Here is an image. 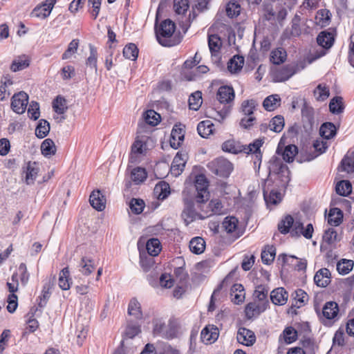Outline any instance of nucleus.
<instances>
[{
    "label": "nucleus",
    "instance_id": "nucleus-1",
    "mask_svg": "<svg viewBox=\"0 0 354 354\" xmlns=\"http://www.w3.org/2000/svg\"><path fill=\"white\" fill-rule=\"evenodd\" d=\"M176 29L175 24L170 19L162 21L159 26H156V35L160 44L163 46H172L175 44L171 39Z\"/></svg>",
    "mask_w": 354,
    "mask_h": 354
},
{
    "label": "nucleus",
    "instance_id": "nucleus-2",
    "mask_svg": "<svg viewBox=\"0 0 354 354\" xmlns=\"http://www.w3.org/2000/svg\"><path fill=\"white\" fill-rule=\"evenodd\" d=\"M208 182L204 175H198L196 178L195 187L197 192L196 199L197 203H202L209 199V192L207 190Z\"/></svg>",
    "mask_w": 354,
    "mask_h": 354
},
{
    "label": "nucleus",
    "instance_id": "nucleus-3",
    "mask_svg": "<svg viewBox=\"0 0 354 354\" xmlns=\"http://www.w3.org/2000/svg\"><path fill=\"white\" fill-rule=\"evenodd\" d=\"M210 164L214 167V173L222 177H227L233 170L232 164L225 158H216Z\"/></svg>",
    "mask_w": 354,
    "mask_h": 354
},
{
    "label": "nucleus",
    "instance_id": "nucleus-4",
    "mask_svg": "<svg viewBox=\"0 0 354 354\" xmlns=\"http://www.w3.org/2000/svg\"><path fill=\"white\" fill-rule=\"evenodd\" d=\"M28 103V95L24 91L15 94L12 97L11 108L17 114L25 112Z\"/></svg>",
    "mask_w": 354,
    "mask_h": 354
},
{
    "label": "nucleus",
    "instance_id": "nucleus-5",
    "mask_svg": "<svg viewBox=\"0 0 354 354\" xmlns=\"http://www.w3.org/2000/svg\"><path fill=\"white\" fill-rule=\"evenodd\" d=\"M183 202L184 208L181 214V217L185 225H188L199 217V214L196 212L194 207V204L192 200L185 198Z\"/></svg>",
    "mask_w": 354,
    "mask_h": 354
},
{
    "label": "nucleus",
    "instance_id": "nucleus-6",
    "mask_svg": "<svg viewBox=\"0 0 354 354\" xmlns=\"http://www.w3.org/2000/svg\"><path fill=\"white\" fill-rule=\"evenodd\" d=\"M187 160V154L185 152L179 151L175 156L170 168L172 176L177 177L181 174Z\"/></svg>",
    "mask_w": 354,
    "mask_h": 354
},
{
    "label": "nucleus",
    "instance_id": "nucleus-7",
    "mask_svg": "<svg viewBox=\"0 0 354 354\" xmlns=\"http://www.w3.org/2000/svg\"><path fill=\"white\" fill-rule=\"evenodd\" d=\"M56 3V0H46L41 4L36 6L31 12L32 17L46 19L48 17Z\"/></svg>",
    "mask_w": 354,
    "mask_h": 354
},
{
    "label": "nucleus",
    "instance_id": "nucleus-8",
    "mask_svg": "<svg viewBox=\"0 0 354 354\" xmlns=\"http://www.w3.org/2000/svg\"><path fill=\"white\" fill-rule=\"evenodd\" d=\"M219 335L218 329L214 325L206 326L201 333V338L206 344H211L217 340Z\"/></svg>",
    "mask_w": 354,
    "mask_h": 354
},
{
    "label": "nucleus",
    "instance_id": "nucleus-9",
    "mask_svg": "<svg viewBox=\"0 0 354 354\" xmlns=\"http://www.w3.org/2000/svg\"><path fill=\"white\" fill-rule=\"evenodd\" d=\"M236 339L239 343L246 346H252L256 342L254 333L246 328H240L237 332Z\"/></svg>",
    "mask_w": 354,
    "mask_h": 354
},
{
    "label": "nucleus",
    "instance_id": "nucleus-10",
    "mask_svg": "<svg viewBox=\"0 0 354 354\" xmlns=\"http://www.w3.org/2000/svg\"><path fill=\"white\" fill-rule=\"evenodd\" d=\"M185 131L181 124H176L171 131L170 145L172 148L176 149L180 147L182 142L184 140Z\"/></svg>",
    "mask_w": 354,
    "mask_h": 354
},
{
    "label": "nucleus",
    "instance_id": "nucleus-11",
    "mask_svg": "<svg viewBox=\"0 0 354 354\" xmlns=\"http://www.w3.org/2000/svg\"><path fill=\"white\" fill-rule=\"evenodd\" d=\"M234 91L232 87L228 86H221L216 93V99L221 104H228L234 100Z\"/></svg>",
    "mask_w": 354,
    "mask_h": 354
},
{
    "label": "nucleus",
    "instance_id": "nucleus-12",
    "mask_svg": "<svg viewBox=\"0 0 354 354\" xmlns=\"http://www.w3.org/2000/svg\"><path fill=\"white\" fill-rule=\"evenodd\" d=\"M331 274L328 269H319L314 276L315 283L322 288L326 287L330 283Z\"/></svg>",
    "mask_w": 354,
    "mask_h": 354
},
{
    "label": "nucleus",
    "instance_id": "nucleus-13",
    "mask_svg": "<svg viewBox=\"0 0 354 354\" xmlns=\"http://www.w3.org/2000/svg\"><path fill=\"white\" fill-rule=\"evenodd\" d=\"M288 298V293L283 288H278L270 292V299L275 305H284Z\"/></svg>",
    "mask_w": 354,
    "mask_h": 354
},
{
    "label": "nucleus",
    "instance_id": "nucleus-14",
    "mask_svg": "<svg viewBox=\"0 0 354 354\" xmlns=\"http://www.w3.org/2000/svg\"><path fill=\"white\" fill-rule=\"evenodd\" d=\"M266 308V303L257 304L256 302H251L245 307V315L248 319H252L265 311Z\"/></svg>",
    "mask_w": 354,
    "mask_h": 354
},
{
    "label": "nucleus",
    "instance_id": "nucleus-15",
    "mask_svg": "<svg viewBox=\"0 0 354 354\" xmlns=\"http://www.w3.org/2000/svg\"><path fill=\"white\" fill-rule=\"evenodd\" d=\"M91 205L97 211H102L105 208L106 200L100 190L93 191L89 198Z\"/></svg>",
    "mask_w": 354,
    "mask_h": 354
},
{
    "label": "nucleus",
    "instance_id": "nucleus-16",
    "mask_svg": "<svg viewBox=\"0 0 354 354\" xmlns=\"http://www.w3.org/2000/svg\"><path fill=\"white\" fill-rule=\"evenodd\" d=\"M293 75L294 71L292 67L284 66L274 71L272 73V77L274 82H281L288 80Z\"/></svg>",
    "mask_w": 354,
    "mask_h": 354
},
{
    "label": "nucleus",
    "instance_id": "nucleus-17",
    "mask_svg": "<svg viewBox=\"0 0 354 354\" xmlns=\"http://www.w3.org/2000/svg\"><path fill=\"white\" fill-rule=\"evenodd\" d=\"M286 169V166L283 164L281 157L279 155L273 156L268 162V169L270 174H279L283 172Z\"/></svg>",
    "mask_w": 354,
    "mask_h": 354
},
{
    "label": "nucleus",
    "instance_id": "nucleus-18",
    "mask_svg": "<svg viewBox=\"0 0 354 354\" xmlns=\"http://www.w3.org/2000/svg\"><path fill=\"white\" fill-rule=\"evenodd\" d=\"M208 46L212 55L218 57L222 46L221 38L217 35H209Z\"/></svg>",
    "mask_w": 354,
    "mask_h": 354
},
{
    "label": "nucleus",
    "instance_id": "nucleus-19",
    "mask_svg": "<svg viewBox=\"0 0 354 354\" xmlns=\"http://www.w3.org/2000/svg\"><path fill=\"white\" fill-rule=\"evenodd\" d=\"M277 153L280 157L281 156L283 160L286 162H291L293 161L296 154L297 153V147L294 145H289L285 147L284 150L281 153L278 148Z\"/></svg>",
    "mask_w": 354,
    "mask_h": 354
},
{
    "label": "nucleus",
    "instance_id": "nucleus-20",
    "mask_svg": "<svg viewBox=\"0 0 354 354\" xmlns=\"http://www.w3.org/2000/svg\"><path fill=\"white\" fill-rule=\"evenodd\" d=\"M230 294L232 301L236 304L242 303L245 299L244 288L240 283L234 284L232 287Z\"/></svg>",
    "mask_w": 354,
    "mask_h": 354
},
{
    "label": "nucleus",
    "instance_id": "nucleus-21",
    "mask_svg": "<svg viewBox=\"0 0 354 354\" xmlns=\"http://www.w3.org/2000/svg\"><path fill=\"white\" fill-rule=\"evenodd\" d=\"M339 312L338 305L335 301H328L323 307L322 314L328 319L335 318Z\"/></svg>",
    "mask_w": 354,
    "mask_h": 354
},
{
    "label": "nucleus",
    "instance_id": "nucleus-22",
    "mask_svg": "<svg viewBox=\"0 0 354 354\" xmlns=\"http://www.w3.org/2000/svg\"><path fill=\"white\" fill-rule=\"evenodd\" d=\"M72 283L68 267L63 268L59 272L58 285L63 290L70 289Z\"/></svg>",
    "mask_w": 354,
    "mask_h": 354
},
{
    "label": "nucleus",
    "instance_id": "nucleus-23",
    "mask_svg": "<svg viewBox=\"0 0 354 354\" xmlns=\"http://www.w3.org/2000/svg\"><path fill=\"white\" fill-rule=\"evenodd\" d=\"M317 44L324 48H330L334 42V37L331 32L326 31L321 32L317 38Z\"/></svg>",
    "mask_w": 354,
    "mask_h": 354
},
{
    "label": "nucleus",
    "instance_id": "nucleus-24",
    "mask_svg": "<svg viewBox=\"0 0 354 354\" xmlns=\"http://www.w3.org/2000/svg\"><path fill=\"white\" fill-rule=\"evenodd\" d=\"M287 57L286 51L283 48L279 47L271 51L270 62L274 64H281L283 63Z\"/></svg>",
    "mask_w": 354,
    "mask_h": 354
},
{
    "label": "nucleus",
    "instance_id": "nucleus-25",
    "mask_svg": "<svg viewBox=\"0 0 354 354\" xmlns=\"http://www.w3.org/2000/svg\"><path fill=\"white\" fill-rule=\"evenodd\" d=\"M197 131L201 137L207 138L213 133L214 124L210 120L201 121L197 126Z\"/></svg>",
    "mask_w": 354,
    "mask_h": 354
},
{
    "label": "nucleus",
    "instance_id": "nucleus-26",
    "mask_svg": "<svg viewBox=\"0 0 354 354\" xmlns=\"http://www.w3.org/2000/svg\"><path fill=\"white\" fill-rule=\"evenodd\" d=\"M244 64V57L240 55H234L227 63V69L232 73H236L241 71Z\"/></svg>",
    "mask_w": 354,
    "mask_h": 354
},
{
    "label": "nucleus",
    "instance_id": "nucleus-27",
    "mask_svg": "<svg viewBox=\"0 0 354 354\" xmlns=\"http://www.w3.org/2000/svg\"><path fill=\"white\" fill-rule=\"evenodd\" d=\"M343 221V213L339 208H333L328 216V223L331 226H338Z\"/></svg>",
    "mask_w": 354,
    "mask_h": 354
},
{
    "label": "nucleus",
    "instance_id": "nucleus-28",
    "mask_svg": "<svg viewBox=\"0 0 354 354\" xmlns=\"http://www.w3.org/2000/svg\"><path fill=\"white\" fill-rule=\"evenodd\" d=\"M281 98L279 95L274 94L268 96L263 102V106L266 110L272 111L280 106Z\"/></svg>",
    "mask_w": 354,
    "mask_h": 354
},
{
    "label": "nucleus",
    "instance_id": "nucleus-29",
    "mask_svg": "<svg viewBox=\"0 0 354 354\" xmlns=\"http://www.w3.org/2000/svg\"><path fill=\"white\" fill-rule=\"evenodd\" d=\"M222 149L224 151L236 154L243 151V146L234 140H228L223 143Z\"/></svg>",
    "mask_w": 354,
    "mask_h": 354
},
{
    "label": "nucleus",
    "instance_id": "nucleus-30",
    "mask_svg": "<svg viewBox=\"0 0 354 354\" xmlns=\"http://www.w3.org/2000/svg\"><path fill=\"white\" fill-rule=\"evenodd\" d=\"M128 314L137 319H140L142 317L141 305L136 298H132L129 303Z\"/></svg>",
    "mask_w": 354,
    "mask_h": 354
},
{
    "label": "nucleus",
    "instance_id": "nucleus-31",
    "mask_svg": "<svg viewBox=\"0 0 354 354\" xmlns=\"http://www.w3.org/2000/svg\"><path fill=\"white\" fill-rule=\"evenodd\" d=\"M320 136L325 139H330L336 134V127L331 122H325L319 129Z\"/></svg>",
    "mask_w": 354,
    "mask_h": 354
},
{
    "label": "nucleus",
    "instance_id": "nucleus-32",
    "mask_svg": "<svg viewBox=\"0 0 354 354\" xmlns=\"http://www.w3.org/2000/svg\"><path fill=\"white\" fill-rule=\"evenodd\" d=\"M189 249L194 254H200L205 249V242L201 237L193 238L189 242Z\"/></svg>",
    "mask_w": 354,
    "mask_h": 354
},
{
    "label": "nucleus",
    "instance_id": "nucleus-33",
    "mask_svg": "<svg viewBox=\"0 0 354 354\" xmlns=\"http://www.w3.org/2000/svg\"><path fill=\"white\" fill-rule=\"evenodd\" d=\"M342 170L347 173L354 171V151H348L341 162Z\"/></svg>",
    "mask_w": 354,
    "mask_h": 354
},
{
    "label": "nucleus",
    "instance_id": "nucleus-34",
    "mask_svg": "<svg viewBox=\"0 0 354 354\" xmlns=\"http://www.w3.org/2000/svg\"><path fill=\"white\" fill-rule=\"evenodd\" d=\"M154 193L159 200L165 199L170 194L169 185L165 182H160L156 185Z\"/></svg>",
    "mask_w": 354,
    "mask_h": 354
},
{
    "label": "nucleus",
    "instance_id": "nucleus-35",
    "mask_svg": "<svg viewBox=\"0 0 354 354\" xmlns=\"http://www.w3.org/2000/svg\"><path fill=\"white\" fill-rule=\"evenodd\" d=\"M39 169L36 162H28L26 171V183L28 185L32 184L35 180Z\"/></svg>",
    "mask_w": 354,
    "mask_h": 354
},
{
    "label": "nucleus",
    "instance_id": "nucleus-36",
    "mask_svg": "<svg viewBox=\"0 0 354 354\" xmlns=\"http://www.w3.org/2000/svg\"><path fill=\"white\" fill-rule=\"evenodd\" d=\"M276 249L272 245H267L262 250L261 260L264 264L270 265L274 259Z\"/></svg>",
    "mask_w": 354,
    "mask_h": 354
},
{
    "label": "nucleus",
    "instance_id": "nucleus-37",
    "mask_svg": "<svg viewBox=\"0 0 354 354\" xmlns=\"http://www.w3.org/2000/svg\"><path fill=\"white\" fill-rule=\"evenodd\" d=\"M41 151L45 157H50L54 155L56 152V147L54 142L50 138L44 140L41 145Z\"/></svg>",
    "mask_w": 354,
    "mask_h": 354
},
{
    "label": "nucleus",
    "instance_id": "nucleus-38",
    "mask_svg": "<svg viewBox=\"0 0 354 354\" xmlns=\"http://www.w3.org/2000/svg\"><path fill=\"white\" fill-rule=\"evenodd\" d=\"M78 267L79 271L84 275H88L95 270L93 261L86 257L81 259Z\"/></svg>",
    "mask_w": 354,
    "mask_h": 354
},
{
    "label": "nucleus",
    "instance_id": "nucleus-39",
    "mask_svg": "<svg viewBox=\"0 0 354 354\" xmlns=\"http://www.w3.org/2000/svg\"><path fill=\"white\" fill-rule=\"evenodd\" d=\"M343 98L340 96L333 97L329 103V109L333 114H339L344 111Z\"/></svg>",
    "mask_w": 354,
    "mask_h": 354
},
{
    "label": "nucleus",
    "instance_id": "nucleus-40",
    "mask_svg": "<svg viewBox=\"0 0 354 354\" xmlns=\"http://www.w3.org/2000/svg\"><path fill=\"white\" fill-rule=\"evenodd\" d=\"M146 248L149 254L156 257L161 250L160 242L158 239H151L147 242Z\"/></svg>",
    "mask_w": 354,
    "mask_h": 354
},
{
    "label": "nucleus",
    "instance_id": "nucleus-41",
    "mask_svg": "<svg viewBox=\"0 0 354 354\" xmlns=\"http://www.w3.org/2000/svg\"><path fill=\"white\" fill-rule=\"evenodd\" d=\"M353 266V261L343 259L337 263V270L340 274L345 275L352 270Z\"/></svg>",
    "mask_w": 354,
    "mask_h": 354
},
{
    "label": "nucleus",
    "instance_id": "nucleus-42",
    "mask_svg": "<svg viewBox=\"0 0 354 354\" xmlns=\"http://www.w3.org/2000/svg\"><path fill=\"white\" fill-rule=\"evenodd\" d=\"M202 103V93L199 91L193 93L189 97V106L192 110H198Z\"/></svg>",
    "mask_w": 354,
    "mask_h": 354
},
{
    "label": "nucleus",
    "instance_id": "nucleus-43",
    "mask_svg": "<svg viewBox=\"0 0 354 354\" xmlns=\"http://www.w3.org/2000/svg\"><path fill=\"white\" fill-rule=\"evenodd\" d=\"M329 95V88L324 84H318L314 90V95L317 101H324Z\"/></svg>",
    "mask_w": 354,
    "mask_h": 354
},
{
    "label": "nucleus",
    "instance_id": "nucleus-44",
    "mask_svg": "<svg viewBox=\"0 0 354 354\" xmlns=\"http://www.w3.org/2000/svg\"><path fill=\"white\" fill-rule=\"evenodd\" d=\"M53 108L58 114H64L68 109L66 100L62 96H57L53 102Z\"/></svg>",
    "mask_w": 354,
    "mask_h": 354
},
{
    "label": "nucleus",
    "instance_id": "nucleus-45",
    "mask_svg": "<svg viewBox=\"0 0 354 354\" xmlns=\"http://www.w3.org/2000/svg\"><path fill=\"white\" fill-rule=\"evenodd\" d=\"M147 174L144 168L136 167L131 171V178L135 184H140L147 178Z\"/></svg>",
    "mask_w": 354,
    "mask_h": 354
},
{
    "label": "nucleus",
    "instance_id": "nucleus-46",
    "mask_svg": "<svg viewBox=\"0 0 354 354\" xmlns=\"http://www.w3.org/2000/svg\"><path fill=\"white\" fill-rule=\"evenodd\" d=\"M50 131V124L45 120H41L35 129V135L39 138L46 137Z\"/></svg>",
    "mask_w": 354,
    "mask_h": 354
},
{
    "label": "nucleus",
    "instance_id": "nucleus-47",
    "mask_svg": "<svg viewBox=\"0 0 354 354\" xmlns=\"http://www.w3.org/2000/svg\"><path fill=\"white\" fill-rule=\"evenodd\" d=\"M90 54L86 59V66L90 68L91 70L97 72V53L96 48L92 46H89Z\"/></svg>",
    "mask_w": 354,
    "mask_h": 354
},
{
    "label": "nucleus",
    "instance_id": "nucleus-48",
    "mask_svg": "<svg viewBox=\"0 0 354 354\" xmlns=\"http://www.w3.org/2000/svg\"><path fill=\"white\" fill-rule=\"evenodd\" d=\"M123 55L129 59L134 61L138 55V48L136 44L130 43L126 45L123 49Z\"/></svg>",
    "mask_w": 354,
    "mask_h": 354
},
{
    "label": "nucleus",
    "instance_id": "nucleus-49",
    "mask_svg": "<svg viewBox=\"0 0 354 354\" xmlns=\"http://www.w3.org/2000/svg\"><path fill=\"white\" fill-rule=\"evenodd\" d=\"M335 189L339 195L346 196L351 193L352 186L348 180H341L337 184Z\"/></svg>",
    "mask_w": 354,
    "mask_h": 354
},
{
    "label": "nucleus",
    "instance_id": "nucleus-50",
    "mask_svg": "<svg viewBox=\"0 0 354 354\" xmlns=\"http://www.w3.org/2000/svg\"><path fill=\"white\" fill-rule=\"evenodd\" d=\"M207 117L211 118L218 122L223 121L227 115V110L223 109L221 111H216L214 108H209L206 111Z\"/></svg>",
    "mask_w": 354,
    "mask_h": 354
},
{
    "label": "nucleus",
    "instance_id": "nucleus-51",
    "mask_svg": "<svg viewBox=\"0 0 354 354\" xmlns=\"http://www.w3.org/2000/svg\"><path fill=\"white\" fill-rule=\"evenodd\" d=\"M292 224V216L287 215L279 223L278 230L281 234H286L290 232Z\"/></svg>",
    "mask_w": 354,
    "mask_h": 354
},
{
    "label": "nucleus",
    "instance_id": "nucleus-52",
    "mask_svg": "<svg viewBox=\"0 0 354 354\" xmlns=\"http://www.w3.org/2000/svg\"><path fill=\"white\" fill-rule=\"evenodd\" d=\"M238 219L234 216H227L222 223V227L227 233L233 232L237 227Z\"/></svg>",
    "mask_w": 354,
    "mask_h": 354
},
{
    "label": "nucleus",
    "instance_id": "nucleus-53",
    "mask_svg": "<svg viewBox=\"0 0 354 354\" xmlns=\"http://www.w3.org/2000/svg\"><path fill=\"white\" fill-rule=\"evenodd\" d=\"M143 118L146 123L156 126L160 122V115L153 110H148L144 113Z\"/></svg>",
    "mask_w": 354,
    "mask_h": 354
},
{
    "label": "nucleus",
    "instance_id": "nucleus-54",
    "mask_svg": "<svg viewBox=\"0 0 354 354\" xmlns=\"http://www.w3.org/2000/svg\"><path fill=\"white\" fill-rule=\"evenodd\" d=\"M29 66V60L28 58L23 55L15 59L12 65L11 70L14 72L23 70Z\"/></svg>",
    "mask_w": 354,
    "mask_h": 354
},
{
    "label": "nucleus",
    "instance_id": "nucleus-55",
    "mask_svg": "<svg viewBox=\"0 0 354 354\" xmlns=\"http://www.w3.org/2000/svg\"><path fill=\"white\" fill-rule=\"evenodd\" d=\"M284 127V119L281 115L274 117L269 123V127L274 132H281Z\"/></svg>",
    "mask_w": 354,
    "mask_h": 354
},
{
    "label": "nucleus",
    "instance_id": "nucleus-56",
    "mask_svg": "<svg viewBox=\"0 0 354 354\" xmlns=\"http://www.w3.org/2000/svg\"><path fill=\"white\" fill-rule=\"evenodd\" d=\"M330 12L326 9L319 10L316 15L315 19L317 23L321 26H326L329 24Z\"/></svg>",
    "mask_w": 354,
    "mask_h": 354
},
{
    "label": "nucleus",
    "instance_id": "nucleus-57",
    "mask_svg": "<svg viewBox=\"0 0 354 354\" xmlns=\"http://www.w3.org/2000/svg\"><path fill=\"white\" fill-rule=\"evenodd\" d=\"M146 138L142 137L141 139L136 140L131 147L133 153L142 154L147 150Z\"/></svg>",
    "mask_w": 354,
    "mask_h": 354
},
{
    "label": "nucleus",
    "instance_id": "nucleus-58",
    "mask_svg": "<svg viewBox=\"0 0 354 354\" xmlns=\"http://www.w3.org/2000/svg\"><path fill=\"white\" fill-rule=\"evenodd\" d=\"M268 290L265 286H258L254 290V297L257 298L259 301H263V303H266V306H268Z\"/></svg>",
    "mask_w": 354,
    "mask_h": 354
},
{
    "label": "nucleus",
    "instance_id": "nucleus-59",
    "mask_svg": "<svg viewBox=\"0 0 354 354\" xmlns=\"http://www.w3.org/2000/svg\"><path fill=\"white\" fill-rule=\"evenodd\" d=\"M79 40L77 39H73L68 44L66 50L62 55V59H68L74 55L78 48Z\"/></svg>",
    "mask_w": 354,
    "mask_h": 354
},
{
    "label": "nucleus",
    "instance_id": "nucleus-60",
    "mask_svg": "<svg viewBox=\"0 0 354 354\" xmlns=\"http://www.w3.org/2000/svg\"><path fill=\"white\" fill-rule=\"evenodd\" d=\"M129 207L133 213L139 214L143 211L145 203L142 199L132 198L129 203Z\"/></svg>",
    "mask_w": 354,
    "mask_h": 354
},
{
    "label": "nucleus",
    "instance_id": "nucleus-61",
    "mask_svg": "<svg viewBox=\"0 0 354 354\" xmlns=\"http://www.w3.org/2000/svg\"><path fill=\"white\" fill-rule=\"evenodd\" d=\"M283 335L285 342L287 344H291L297 339V332L293 327L289 326L284 329Z\"/></svg>",
    "mask_w": 354,
    "mask_h": 354
},
{
    "label": "nucleus",
    "instance_id": "nucleus-62",
    "mask_svg": "<svg viewBox=\"0 0 354 354\" xmlns=\"http://www.w3.org/2000/svg\"><path fill=\"white\" fill-rule=\"evenodd\" d=\"M225 11L229 17H235L240 14V5L236 2L230 1L226 5Z\"/></svg>",
    "mask_w": 354,
    "mask_h": 354
},
{
    "label": "nucleus",
    "instance_id": "nucleus-63",
    "mask_svg": "<svg viewBox=\"0 0 354 354\" xmlns=\"http://www.w3.org/2000/svg\"><path fill=\"white\" fill-rule=\"evenodd\" d=\"M165 331V339H170L176 337L178 333L176 324L173 321H169V323L166 324V328Z\"/></svg>",
    "mask_w": 354,
    "mask_h": 354
},
{
    "label": "nucleus",
    "instance_id": "nucleus-64",
    "mask_svg": "<svg viewBox=\"0 0 354 354\" xmlns=\"http://www.w3.org/2000/svg\"><path fill=\"white\" fill-rule=\"evenodd\" d=\"M174 8L178 15H184L189 8L188 0H174Z\"/></svg>",
    "mask_w": 354,
    "mask_h": 354
}]
</instances>
